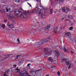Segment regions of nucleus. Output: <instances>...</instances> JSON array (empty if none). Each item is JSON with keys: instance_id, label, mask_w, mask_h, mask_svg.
Returning <instances> with one entry per match:
<instances>
[{"instance_id": "f257e3e1", "label": "nucleus", "mask_w": 76, "mask_h": 76, "mask_svg": "<svg viewBox=\"0 0 76 76\" xmlns=\"http://www.w3.org/2000/svg\"><path fill=\"white\" fill-rule=\"evenodd\" d=\"M48 42L47 40L46 39H44L43 40H41L38 42H37L36 43V45H42L44 43H46Z\"/></svg>"}, {"instance_id": "f03ea898", "label": "nucleus", "mask_w": 76, "mask_h": 76, "mask_svg": "<svg viewBox=\"0 0 76 76\" xmlns=\"http://www.w3.org/2000/svg\"><path fill=\"white\" fill-rule=\"evenodd\" d=\"M36 14L37 15L41 16V19H43V18L45 19V17L44 16H46L45 15H43L41 12H36Z\"/></svg>"}, {"instance_id": "7ed1b4c3", "label": "nucleus", "mask_w": 76, "mask_h": 76, "mask_svg": "<svg viewBox=\"0 0 76 76\" xmlns=\"http://www.w3.org/2000/svg\"><path fill=\"white\" fill-rule=\"evenodd\" d=\"M14 13L15 14H16L17 16H20L21 15L20 14H21V13H22V12L18 10H15L14 12Z\"/></svg>"}, {"instance_id": "20e7f679", "label": "nucleus", "mask_w": 76, "mask_h": 76, "mask_svg": "<svg viewBox=\"0 0 76 76\" xmlns=\"http://www.w3.org/2000/svg\"><path fill=\"white\" fill-rule=\"evenodd\" d=\"M63 60H64L65 61V63L66 65L69 66L70 64V62L69 61V59H63Z\"/></svg>"}, {"instance_id": "39448f33", "label": "nucleus", "mask_w": 76, "mask_h": 76, "mask_svg": "<svg viewBox=\"0 0 76 76\" xmlns=\"http://www.w3.org/2000/svg\"><path fill=\"white\" fill-rule=\"evenodd\" d=\"M45 53H47V55H48L49 56H51V52H49L48 53V51L47 49H45Z\"/></svg>"}, {"instance_id": "423d86ee", "label": "nucleus", "mask_w": 76, "mask_h": 76, "mask_svg": "<svg viewBox=\"0 0 76 76\" xmlns=\"http://www.w3.org/2000/svg\"><path fill=\"white\" fill-rule=\"evenodd\" d=\"M21 74L22 76H26V75H28V73H27V72L26 71H24L23 72H22V73H21Z\"/></svg>"}, {"instance_id": "0eeeda50", "label": "nucleus", "mask_w": 76, "mask_h": 76, "mask_svg": "<svg viewBox=\"0 0 76 76\" xmlns=\"http://www.w3.org/2000/svg\"><path fill=\"white\" fill-rule=\"evenodd\" d=\"M20 16L21 18H26L27 16V15L26 13H24L23 14H22L21 15H20Z\"/></svg>"}, {"instance_id": "6e6552de", "label": "nucleus", "mask_w": 76, "mask_h": 76, "mask_svg": "<svg viewBox=\"0 0 76 76\" xmlns=\"http://www.w3.org/2000/svg\"><path fill=\"white\" fill-rule=\"evenodd\" d=\"M50 26L49 25H48L45 28V31H48L50 30Z\"/></svg>"}, {"instance_id": "1a4fd4ad", "label": "nucleus", "mask_w": 76, "mask_h": 76, "mask_svg": "<svg viewBox=\"0 0 76 76\" xmlns=\"http://www.w3.org/2000/svg\"><path fill=\"white\" fill-rule=\"evenodd\" d=\"M40 9V8L38 7H36L35 8V10L36 12H36H40L39 11H40V9Z\"/></svg>"}, {"instance_id": "9d476101", "label": "nucleus", "mask_w": 76, "mask_h": 76, "mask_svg": "<svg viewBox=\"0 0 76 76\" xmlns=\"http://www.w3.org/2000/svg\"><path fill=\"white\" fill-rule=\"evenodd\" d=\"M70 33L69 32H68V33H66L65 34V36L67 37V38H70V36H69V35H70Z\"/></svg>"}, {"instance_id": "9b49d317", "label": "nucleus", "mask_w": 76, "mask_h": 76, "mask_svg": "<svg viewBox=\"0 0 76 76\" xmlns=\"http://www.w3.org/2000/svg\"><path fill=\"white\" fill-rule=\"evenodd\" d=\"M56 1L59 3H62L64 2V0H55Z\"/></svg>"}, {"instance_id": "f8f14e48", "label": "nucleus", "mask_w": 76, "mask_h": 76, "mask_svg": "<svg viewBox=\"0 0 76 76\" xmlns=\"http://www.w3.org/2000/svg\"><path fill=\"white\" fill-rule=\"evenodd\" d=\"M63 50L65 53H67L69 51V49L66 48V47H64Z\"/></svg>"}, {"instance_id": "ddd939ff", "label": "nucleus", "mask_w": 76, "mask_h": 76, "mask_svg": "<svg viewBox=\"0 0 76 76\" xmlns=\"http://www.w3.org/2000/svg\"><path fill=\"white\" fill-rule=\"evenodd\" d=\"M48 61H53V59L52 58L50 57L48 58Z\"/></svg>"}, {"instance_id": "4468645a", "label": "nucleus", "mask_w": 76, "mask_h": 76, "mask_svg": "<svg viewBox=\"0 0 76 76\" xmlns=\"http://www.w3.org/2000/svg\"><path fill=\"white\" fill-rule=\"evenodd\" d=\"M69 19H72L73 18V17H72V16H71L70 15H69L68 16Z\"/></svg>"}, {"instance_id": "2eb2a0df", "label": "nucleus", "mask_w": 76, "mask_h": 76, "mask_svg": "<svg viewBox=\"0 0 76 76\" xmlns=\"http://www.w3.org/2000/svg\"><path fill=\"white\" fill-rule=\"evenodd\" d=\"M57 27H56L53 29V32L55 33L57 32Z\"/></svg>"}, {"instance_id": "dca6fc26", "label": "nucleus", "mask_w": 76, "mask_h": 76, "mask_svg": "<svg viewBox=\"0 0 76 76\" xmlns=\"http://www.w3.org/2000/svg\"><path fill=\"white\" fill-rule=\"evenodd\" d=\"M23 61H19V62H18V64L19 66H20V65H21L22 63H23Z\"/></svg>"}, {"instance_id": "f3484780", "label": "nucleus", "mask_w": 76, "mask_h": 76, "mask_svg": "<svg viewBox=\"0 0 76 76\" xmlns=\"http://www.w3.org/2000/svg\"><path fill=\"white\" fill-rule=\"evenodd\" d=\"M55 52L56 54H57V55L58 56H59L60 55V53H59V52H58V50H56L55 51Z\"/></svg>"}, {"instance_id": "a211bd4d", "label": "nucleus", "mask_w": 76, "mask_h": 76, "mask_svg": "<svg viewBox=\"0 0 76 76\" xmlns=\"http://www.w3.org/2000/svg\"><path fill=\"white\" fill-rule=\"evenodd\" d=\"M66 9L67 11H68V12H70V9L68 7H66Z\"/></svg>"}, {"instance_id": "6ab92c4d", "label": "nucleus", "mask_w": 76, "mask_h": 76, "mask_svg": "<svg viewBox=\"0 0 76 76\" xmlns=\"http://www.w3.org/2000/svg\"><path fill=\"white\" fill-rule=\"evenodd\" d=\"M69 25L70 26H72L73 25V23L71 21H70V22L69 23Z\"/></svg>"}, {"instance_id": "aec40b11", "label": "nucleus", "mask_w": 76, "mask_h": 76, "mask_svg": "<svg viewBox=\"0 0 76 76\" xmlns=\"http://www.w3.org/2000/svg\"><path fill=\"white\" fill-rule=\"evenodd\" d=\"M9 26H10V28L11 29L13 28L14 27V26L13 24L9 25Z\"/></svg>"}, {"instance_id": "412c9836", "label": "nucleus", "mask_w": 76, "mask_h": 76, "mask_svg": "<svg viewBox=\"0 0 76 76\" xmlns=\"http://www.w3.org/2000/svg\"><path fill=\"white\" fill-rule=\"evenodd\" d=\"M62 10L63 12H66V10L65 9V8L64 7L62 8Z\"/></svg>"}, {"instance_id": "4be33fe9", "label": "nucleus", "mask_w": 76, "mask_h": 76, "mask_svg": "<svg viewBox=\"0 0 76 76\" xmlns=\"http://www.w3.org/2000/svg\"><path fill=\"white\" fill-rule=\"evenodd\" d=\"M36 13L37 12V11H35V9H34L33 11H32L31 12V13Z\"/></svg>"}, {"instance_id": "5701e85b", "label": "nucleus", "mask_w": 76, "mask_h": 76, "mask_svg": "<svg viewBox=\"0 0 76 76\" xmlns=\"http://www.w3.org/2000/svg\"><path fill=\"white\" fill-rule=\"evenodd\" d=\"M12 23H13V24H16V21L15 20H14L12 21Z\"/></svg>"}, {"instance_id": "b1692460", "label": "nucleus", "mask_w": 76, "mask_h": 76, "mask_svg": "<svg viewBox=\"0 0 76 76\" xmlns=\"http://www.w3.org/2000/svg\"><path fill=\"white\" fill-rule=\"evenodd\" d=\"M58 48H60L61 50H63V47L61 46H60V47H58Z\"/></svg>"}, {"instance_id": "393cba45", "label": "nucleus", "mask_w": 76, "mask_h": 76, "mask_svg": "<svg viewBox=\"0 0 76 76\" xmlns=\"http://www.w3.org/2000/svg\"><path fill=\"white\" fill-rule=\"evenodd\" d=\"M36 1H37V2L39 3L40 4H41V0H36Z\"/></svg>"}, {"instance_id": "a878e982", "label": "nucleus", "mask_w": 76, "mask_h": 76, "mask_svg": "<svg viewBox=\"0 0 76 76\" xmlns=\"http://www.w3.org/2000/svg\"><path fill=\"white\" fill-rule=\"evenodd\" d=\"M15 2L16 3H19L20 2V0H15Z\"/></svg>"}, {"instance_id": "bb28decb", "label": "nucleus", "mask_w": 76, "mask_h": 76, "mask_svg": "<svg viewBox=\"0 0 76 76\" xmlns=\"http://www.w3.org/2000/svg\"><path fill=\"white\" fill-rule=\"evenodd\" d=\"M53 13V9H51L50 10V14H52Z\"/></svg>"}, {"instance_id": "cd10ccee", "label": "nucleus", "mask_w": 76, "mask_h": 76, "mask_svg": "<svg viewBox=\"0 0 76 76\" xmlns=\"http://www.w3.org/2000/svg\"><path fill=\"white\" fill-rule=\"evenodd\" d=\"M17 41H18V42L19 43V44L20 43V40H19V38L17 39Z\"/></svg>"}, {"instance_id": "c85d7f7f", "label": "nucleus", "mask_w": 76, "mask_h": 76, "mask_svg": "<svg viewBox=\"0 0 76 76\" xmlns=\"http://www.w3.org/2000/svg\"><path fill=\"white\" fill-rule=\"evenodd\" d=\"M73 27H71L69 28V30L71 31V30L73 29Z\"/></svg>"}, {"instance_id": "c756f323", "label": "nucleus", "mask_w": 76, "mask_h": 76, "mask_svg": "<svg viewBox=\"0 0 76 76\" xmlns=\"http://www.w3.org/2000/svg\"><path fill=\"white\" fill-rule=\"evenodd\" d=\"M57 74L58 76H60V72L58 71Z\"/></svg>"}, {"instance_id": "7c9ffc66", "label": "nucleus", "mask_w": 76, "mask_h": 76, "mask_svg": "<svg viewBox=\"0 0 76 76\" xmlns=\"http://www.w3.org/2000/svg\"><path fill=\"white\" fill-rule=\"evenodd\" d=\"M20 9L21 10H22V11H23V12H24V10H23V9H22V7H20Z\"/></svg>"}, {"instance_id": "2f4dec72", "label": "nucleus", "mask_w": 76, "mask_h": 76, "mask_svg": "<svg viewBox=\"0 0 76 76\" xmlns=\"http://www.w3.org/2000/svg\"><path fill=\"white\" fill-rule=\"evenodd\" d=\"M1 27L2 28H5V25H3Z\"/></svg>"}, {"instance_id": "473e14b6", "label": "nucleus", "mask_w": 76, "mask_h": 76, "mask_svg": "<svg viewBox=\"0 0 76 76\" xmlns=\"http://www.w3.org/2000/svg\"><path fill=\"white\" fill-rule=\"evenodd\" d=\"M6 10L7 12H9V9L7 8H6Z\"/></svg>"}, {"instance_id": "72a5a7b5", "label": "nucleus", "mask_w": 76, "mask_h": 76, "mask_svg": "<svg viewBox=\"0 0 76 76\" xmlns=\"http://www.w3.org/2000/svg\"><path fill=\"white\" fill-rule=\"evenodd\" d=\"M51 38H52V37H51V36H50V37H49V38H48V39H50H50H51Z\"/></svg>"}, {"instance_id": "f704fd0d", "label": "nucleus", "mask_w": 76, "mask_h": 76, "mask_svg": "<svg viewBox=\"0 0 76 76\" xmlns=\"http://www.w3.org/2000/svg\"><path fill=\"white\" fill-rule=\"evenodd\" d=\"M65 22H67V21H69V20L67 19H66L65 20Z\"/></svg>"}, {"instance_id": "c9c22d12", "label": "nucleus", "mask_w": 76, "mask_h": 76, "mask_svg": "<svg viewBox=\"0 0 76 76\" xmlns=\"http://www.w3.org/2000/svg\"><path fill=\"white\" fill-rule=\"evenodd\" d=\"M17 71V72H18V73H19V72H20V70L19 69H18Z\"/></svg>"}, {"instance_id": "e433bc0d", "label": "nucleus", "mask_w": 76, "mask_h": 76, "mask_svg": "<svg viewBox=\"0 0 76 76\" xmlns=\"http://www.w3.org/2000/svg\"><path fill=\"white\" fill-rule=\"evenodd\" d=\"M19 69H18V68H17L16 69H15V71H18Z\"/></svg>"}, {"instance_id": "4c0bfd02", "label": "nucleus", "mask_w": 76, "mask_h": 76, "mask_svg": "<svg viewBox=\"0 0 76 76\" xmlns=\"http://www.w3.org/2000/svg\"><path fill=\"white\" fill-rule=\"evenodd\" d=\"M30 65H31V64H27V66H28V67H29Z\"/></svg>"}, {"instance_id": "58836bf2", "label": "nucleus", "mask_w": 76, "mask_h": 76, "mask_svg": "<svg viewBox=\"0 0 76 76\" xmlns=\"http://www.w3.org/2000/svg\"><path fill=\"white\" fill-rule=\"evenodd\" d=\"M5 72H6V73H9V71L7 70H5Z\"/></svg>"}, {"instance_id": "ea45409f", "label": "nucleus", "mask_w": 76, "mask_h": 76, "mask_svg": "<svg viewBox=\"0 0 76 76\" xmlns=\"http://www.w3.org/2000/svg\"><path fill=\"white\" fill-rule=\"evenodd\" d=\"M10 56H11V55H8L7 56V57H10Z\"/></svg>"}, {"instance_id": "a19ab883", "label": "nucleus", "mask_w": 76, "mask_h": 76, "mask_svg": "<svg viewBox=\"0 0 76 76\" xmlns=\"http://www.w3.org/2000/svg\"><path fill=\"white\" fill-rule=\"evenodd\" d=\"M13 66L14 67H16V66H17V65H14Z\"/></svg>"}, {"instance_id": "79ce46f5", "label": "nucleus", "mask_w": 76, "mask_h": 76, "mask_svg": "<svg viewBox=\"0 0 76 76\" xmlns=\"http://www.w3.org/2000/svg\"><path fill=\"white\" fill-rule=\"evenodd\" d=\"M17 57H20V55H17Z\"/></svg>"}, {"instance_id": "37998d69", "label": "nucleus", "mask_w": 76, "mask_h": 76, "mask_svg": "<svg viewBox=\"0 0 76 76\" xmlns=\"http://www.w3.org/2000/svg\"><path fill=\"white\" fill-rule=\"evenodd\" d=\"M41 70V69H39L38 70H37L36 72H39V71H40Z\"/></svg>"}, {"instance_id": "c03bdc74", "label": "nucleus", "mask_w": 76, "mask_h": 76, "mask_svg": "<svg viewBox=\"0 0 76 76\" xmlns=\"http://www.w3.org/2000/svg\"><path fill=\"white\" fill-rule=\"evenodd\" d=\"M4 22H7V20H5L4 21Z\"/></svg>"}, {"instance_id": "a18cd8bd", "label": "nucleus", "mask_w": 76, "mask_h": 76, "mask_svg": "<svg viewBox=\"0 0 76 76\" xmlns=\"http://www.w3.org/2000/svg\"><path fill=\"white\" fill-rule=\"evenodd\" d=\"M70 68V65H69L68 67V69H69Z\"/></svg>"}, {"instance_id": "49530a36", "label": "nucleus", "mask_w": 76, "mask_h": 76, "mask_svg": "<svg viewBox=\"0 0 76 76\" xmlns=\"http://www.w3.org/2000/svg\"><path fill=\"white\" fill-rule=\"evenodd\" d=\"M39 7L41 9V8L42 6H39Z\"/></svg>"}, {"instance_id": "de8ad7c7", "label": "nucleus", "mask_w": 76, "mask_h": 76, "mask_svg": "<svg viewBox=\"0 0 76 76\" xmlns=\"http://www.w3.org/2000/svg\"><path fill=\"white\" fill-rule=\"evenodd\" d=\"M6 75H7V74H5L4 75V76H6Z\"/></svg>"}, {"instance_id": "09e8293b", "label": "nucleus", "mask_w": 76, "mask_h": 76, "mask_svg": "<svg viewBox=\"0 0 76 76\" xmlns=\"http://www.w3.org/2000/svg\"><path fill=\"white\" fill-rule=\"evenodd\" d=\"M61 9H59V12H61Z\"/></svg>"}, {"instance_id": "8fccbe9b", "label": "nucleus", "mask_w": 76, "mask_h": 76, "mask_svg": "<svg viewBox=\"0 0 76 76\" xmlns=\"http://www.w3.org/2000/svg\"><path fill=\"white\" fill-rule=\"evenodd\" d=\"M28 5H29V6H30V5H31V4L29 3H28Z\"/></svg>"}, {"instance_id": "3c124183", "label": "nucleus", "mask_w": 76, "mask_h": 76, "mask_svg": "<svg viewBox=\"0 0 76 76\" xmlns=\"http://www.w3.org/2000/svg\"><path fill=\"white\" fill-rule=\"evenodd\" d=\"M9 23H8V26H9V25H9Z\"/></svg>"}, {"instance_id": "603ef678", "label": "nucleus", "mask_w": 76, "mask_h": 76, "mask_svg": "<svg viewBox=\"0 0 76 76\" xmlns=\"http://www.w3.org/2000/svg\"><path fill=\"white\" fill-rule=\"evenodd\" d=\"M71 53L73 54V52L71 51Z\"/></svg>"}, {"instance_id": "864d4df0", "label": "nucleus", "mask_w": 76, "mask_h": 76, "mask_svg": "<svg viewBox=\"0 0 76 76\" xmlns=\"http://www.w3.org/2000/svg\"><path fill=\"white\" fill-rule=\"evenodd\" d=\"M30 7H32V6H31V4L30 5Z\"/></svg>"}, {"instance_id": "5fc2aeb1", "label": "nucleus", "mask_w": 76, "mask_h": 76, "mask_svg": "<svg viewBox=\"0 0 76 76\" xmlns=\"http://www.w3.org/2000/svg\"><path fill=\"white\" fill-rule=\"evenodd\" d=\"M9 10L10 11V10H11V9L10 8H9Z\"/></svg>"}, {"instance_id": "6e6d98bb", "label": "nucleus", "mask_w": 76, "mask_h": 76, "mask_svg": "<svg viewBox=\"0 0 76 76\" xmlns=\"http://www.w3.org/2000/svg\"><path fill=\"white\" fill-rule=\"evenodd\" d=\"M75 10H76V8H75Z\"/></svg>"}, {"instance_id": "4d7b16f0", "label": "nucleus", "mask_w": 76, "mask_h": 76, "mask_svg": "<svg viewBox=\"0 0 76 76\" xmlns=\"http://www.w3.org/2000/svg\"><path fill=\"white\" fill-rule=\"evenodd\" d=\"M1 24H0V26H1Z\"/></svg>"}, {"instance_id": "13d9d810", "label": "nucleus", "mask_w": 76, "mask_h": 76, "mask_svg": "<svg viewBox=\"0 0 76 76\" xmlns=\"http://www.w3.org/2000/svg\"><path fill=\"white\" fill-rule=\"evenodd\" d=\"M47 65L48 66V65H50V64H48Z\"/></svg>"}, {"instance_id": "bf43d9fd", "label": "nucleus", "mask_w": 76, "mask_h": 76, "mask_svg": "<svg viewBox=\"0 0 76 76\" xmlns=\"http://www.w3.org/2000/svg\"><path fill=\"white\" fill-rule=\"evenodd\" d=\"M61 43H62V42H61Z\"/></svg>"}, {"instance_id": "052dcab7", "label": "nucleus", "mask_w": 76, "mask_h": 76, "mask_svg": "<svg viewBox=\"0 0 76 76\" xmlns=\"http://www.w3.org/2000/svg\"><path fill=\"white\" fill-rule=\"evenodd\" d=\"M63 41V43H64V41Z\"/></svg>"}, {"instance_id": "680f3d73", "label": "nucleus", "mask_w": 76, "mask_h": 76, "mask_svg": "<svg viewBox=\"0 0 76 76\" xmlns=\"http://www.w3.org/2000/svg\"><path fill=\"white\" fill-rule=\"evenodd\" d=\"M1 7V6L0 5V8Z\"/></svg>"}, {"instance_id": "e2e57ef3", "label": "nucleus", "mask_w": 76, "mask_h": 76, "mask_svg": "<svg viewBox=\"0 0 76 76\" xmlns=\"http://www.w3.org/2000/svg\"><path fill=\"white\" fill-rule=\"evenodd\" d=\"M1 0V1H2V0Z\"/></svg>"}, {"instance_id": "0e129e2a", "label": "nucleus", "mask_w": 76, "mask_h": 76, "mask_svg": "<svg viewBox=\"0 0 76 76\" xmlns=\"http://www.w3.org/2000/svg\"><path fill=\"white\" fill-rule=\"evenodd\" d=\"M37 23H38V22H37Z\"/></svg>"}, {"instance_id": "69168bd1", "label": "nucleus", "mask_w": 76, "mask_h": 76, "mask_svg": "<svg viewBox=\"0 0 76 76\" xmlns=\"http://www.w3.org/2000/svg\"><path fill=\"white\" fill-rule=\"evenodd\" d=\"M23 0H21V1H22Z\"/></svg>"}, {"instance_id": "338daca9", "label": "nucleus", "mask_w": 76, "mask_h": 76, "mask_svg": "<svg viewBox=\"0 0 76 76\" xmlns=\"http://www.w3.org/2000/svg\"><path fill=\"white\" fill-rule=\"evenodd\" d=\"M31 44H32V43H31Z\"/></svg>"}, {"instance_id": "774afa93", "label": "nucleus", "mask_w": 76, "mask_h": 76, "mask_svg": "<svg viewBox=\"0 0 76 76\" xmlns=\"http://www.w3.org/2000/svg\"><path fill=\"white\" fill-rule=\"evenodd\" d=\"M34 76H35V75H34Z\"/></svg>"}]
</instances>
